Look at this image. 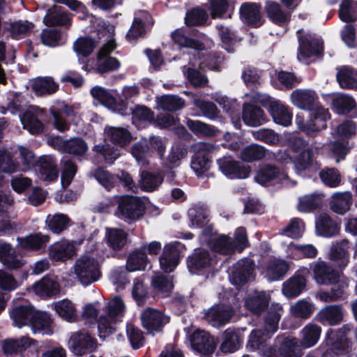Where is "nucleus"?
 Returning a JSON list of instances; mask_svg holds the SVG:
<instances>
[{
  "label": "nucleus",
  "instance_id": "f257e3e1",
  "mask_svg": "<svg viewBox=\"0 0 357 357\" xmlns=\"http://www.w3.org/2000/svg\"><path fill=\"white\" fill-rule=\"evenodd\" d=\"M107 314L98 320V332L100 338L105 339L115 330L116 323L121 321L126 310V306L121 298L116 296L107 305Z\"/></svg>",
  "mask_w": 357,
  "mask_h": 357
},
{
  "label": "nucleus",
  "instance_id": "f03ea898",
  "mask_svg": "<svg viewBox=\"0 0 357 357\" xmlns=\"http://www.w3.org/2000/svg\"><path fill=\"white\" fill-rule=\"evenodd\" d=\"M283 308L278 303L273 304L268 310L265 319V330L266 334L259 330L252 331L250 335L247 347L251 350L259 348L260 345L266 340L270 333H275L278 329V322L280 319Z\"/></svg>",
  "mask_w": 357,
  "mask_h": 357
},
{
  "label": "nucleus",
  "instance_id": "7ed1b4c3",
  "mask_svg": "<svg viewBox=\"0 0 357 357\" xmlns=\"http://www.w3.org/2000/svg\"><path fill=\"white\" fill-rule=\"evenodd\" d=\"M73 273L83 285H89L97 281L100 275L98 261L92 256L85 255L75 262Z\"/></svg>",
  "mask_w": 357,
  "mask_h": 357
},
{
  "label": "nucleus",
  "instance_id": "20e7f679",
  "mask_svg": "<svg viewBox=\"0 0 357 357\" xmlns=\"http://www.w3.org/2000/svg\"><path fill=\"white\" fill-rule=\"evenodd\" d=\"M297 33L299 43L297 54L298 61L306 62L307 59L321 53L323 41L319 37L303 30H298Z\"/></svg>",
  "mask_w": 357,
  "mask_h": 357
},
{
  "label": "nucleus",
  "instance_id": "39448f33",
  "mask_svg": "<svg viewBox=\"0 0 357 357\" xmlns=\"http://www.w3.org/2000/svg\"><path fill=\"white\" fill-rule=\"evenodd\" d=\"M144 206L137 197L121 196L118 199L116 215L126 220H136L142 216Z\"/></svg>",
  "mask_w": 357,
  "mask_h": 357
},
{
  "label": "nucleus",
  "instance_id": "423d86ee",
  "mask_svg": "<svg viewBox=\"0 0 357 357\" xmlns=\"http://www.w3.org/2000/svg\"><path fill=\"white\" fill-rule=\"evenodd\" d=\"M46 121L47 116L45 111L37 107H30L21 117L24 128L32 135L43 132Z\"/></svg>",
  "mask_w": 357,
  "mask_h": 357
},
{
  "label": "nucleus",
  "instance_id": "0eeeda50",
  "mask_svg": "<svg viewBox=\"0 0 357 357\" xmlns=\"http://www.w3.org/2000/svg\"><path fill=\"white\" fill-rule=\"evenodd\" d=\"M255 278V264L248 258L238 260L232 267L230 280L232 284L241 286Z\"/></svg>",
  "mask_w": 357,
  "mask_h": 357
},
{
  "label": "nucleus",
  "instance_id": "6e6552de",
  "mask_svg": "<svg viewBox=\"0 0 357 357\" xmlns=\"http://www.w3.org/2000/svg\"><path fill=\"white\" fill-rule=\"evenodd\" d=\"M310 270L306 267L300 268L295 274L282 284V294L288 298L298 296L306 286L305 277L310 275Z\"/></svg>",
  "mask_w": 357,
  "mask_h": 357
},
{
  "label": "nucleus",
  "instance_id": "1a4fd4ad",
  "mask_svg": "<svg viewBox=\"0 0 357 357\" xmlns=\"http://www.w3.org/2000/svg\"><path fill=\"white\" fill-rule=\"evenodd\" d=\"M152 149L157 151L160 158L163 156L165 145L161 138L153 136L149 141L146 139L141 140L133 146L132 153L137 161L140 162L144 157L151 153Z\"/></svg>",
  "mask_w": 357,
  "mask_h": 357
},
{
  "label": "nucleus",
  "instance_id": "9d476101",
  "mask_svg": "<svg viewBox=\"0 0 357 357\" xmlns=\"http://www.w3.org/2000/svg\"><path fill=\"white\" fill-rule=\"evenodd\" d=\"M141 320L143 327L152 333L160 331L169 322V317L156 309L148 307L142 312Z\"/></svg>",
  "mask_w": 357,
  "mask_h": 357
},
{
  "label": "nucleus",
  "instance_id": "9b49d317",
  "mask_svg": "<svg viewBox=\"0 0 357 357\" xmlns=\"http://www.w3.org/2000/svg\"><path fill=\"white\" fill-rule=\"evenodd\" d=\"M217 162L221 172L231 178H245L250 173L249 166L241 165L229 157H223Z\"/></svg>",
  "mask_w": 357,
  "mask_h": 357
},
{
  "label": "nucleus",
  "instance_id": "f8f14e48",
  "mask_svg": "<svg viewBox=\"0 0 357 357\" xmlns=\"http://www.w3.org/2000/svg\"><path fill=\"white\" fill-rule=\"evenodd\" d=\"M234 311L229 306L215 305L211 307L205 314V319L213 327H220L229 321Z\"/></svg>",
  "mask_w": 357,
  "mask_h": 357
},
{
  "label": "nucleus",
  "instance_id": "ddd939ff",
  "mask_svg": "<svg viewBox=\"0 0 357 357\" xmlns=\"http://www.w3.org/2000/svg\"><path fill=\"white\" fill-rule=\"evenodd\" d=\"M70 349L77 356H82L85 353L93 350L96 343L93 337L88 333H75L68 342Z\"/></svg>",
  "mask_w": 357,
  "mask_h": 357
},
{
  "label": "nucleus",
  "instance_id": "4468645a",
  "mask_svg": "<svg viewBox=\"0 0 357 357\" xmlns=\"http://www.w3.org/2000/svg\"><path fill=\"white\" fill-rule=\"evenodd\" d=\"M192 347L203 356H207L213 352L215 344L214 339L205 331H196L190 336Z\"/></svg>",
  "mask_w": 357,
  "mask_h": 357
},
{
  "label": "nucleus",
  "instance_id": "2eb2a0df",
  "mask_svg": "<svg viewBox=\"0 0 357 357\" xmlns=\"http://www.w3.org/2000/svg\"><path fill=\"white\" fill-rule=\"evenodd\" d=\"M314 279L320 284H332L338 282L340 274L324 261L312 264Z\"/></svg>",
  "mask_w": 357,
  "mask_h": 357
},
{
  "label": "nucleus",
  "instance_id": "dca6fc26",
  "mask_svg": "<svg viewBox=\"0 0 357 357\" xmlns=\"http://www.w3.org/2000/svg\"><path fill=\"white\" fill-rule=\"evenodd\" d=\"M202 238L215 252L227 255L234 250V245L229 237L225 235L217 234H209L208 231H204Z\"/></svg>",
  "mask_w": 357,
  "mask_h": 357
},
{
  "label": "nucleus",
  "instance_id": "f3484780",
  "mask_svg": "<svg viewBox=\"0 0 357 357\" xmlns=\"http://www.w3.org/2000/svg\"><path fill=\"white\" fill-rule=\"evenodd\" d=\"M54 143L56 149L75 155H82L88 150L86 143L79 137L71 138L68 140H63L56 137L54 139Z\"/></svg>",
  "mask_w": 357,
  "mask_h": 357
},
{
  "label": "nucleus",
  "instance_id": "a211bd4d",
  "mask_svg": "<svg viewBox=\"0 0 357 357\" xmlns=\"http://www.w3.org/2000/svg\"><path fill=\"white\" fill-rule=\"evenodd\" d=\"M120 66L121 63L116 58L98 54L97 59L89 61L84 68L88 72L94 70L98 73H105L116 70L119 68Z\"/></svg>",
  "mask_w": 357,
  "mask_h": 357
},
{
  "label": "nucleus",
  "instance_id": "6ab92c4d",
  "mask_svg": "<svg viewBox=\"0 0 357 357\" xmlns=\"http://www.w3.org/2000/svg\"><path fill=\"white\" fill-rule=\"evenodd\" d=\"M32 289L33 292L40 296H52L60 292L61 287L56 278L43 277L38 282L35 283Z\"/></svg>",
  "mask_w": 357,
  "mask_h": 357
},
{
  "label": "nucleus",
  "instance_id": "aec40b11",
  "mask_svg": "<svg viewBox=\"0 0 357 357\" xmlns=\"http://www.w3.org/2000/svg\"><path fill=\"white\" fill-rule=\"evenodd\" d=\"M255 179L259 184L265 185L273 180L283 182L287 179V174L280 172L275 166L268 165L260 167L257 171Z\"/></svg>",
  "mask_w": 357,
  "mask_h": 357
},
{
  "label": "nucleus",
  "instance_id": "412c9836",
  "mask_svg": "<svg viewBox=\"0 0 357 357\" xmlns=\"http://www.w3.org/2000/svg\"><path fill=\"white\" fill-rule=\"evenodd\" d=\"M352 194L349 191L335 192L329 202L330 208L335 213L344 215L352 205Z\"/></svg>",
  "mask_w": 357,
  "mask_h": 357
},
{
  "label": "nucleus",
  "instance_id": "4be33fe9",
  "mask_svg": "<svg viewBox=\"0 0 357 357\" xmlns=\"http://www.w3.org/2000/svg\"><path fill=\"white\" fill-rule=\"evenodd\" d=\"M289 269V264L284 260L275 259L269 261L263 274L268 280H278L283 278Z\"/></svg>",
  "mask_w": 357,
  "mask_h": 357
},
{
  "label": "nucleus",
  "instance_id": "5701e85b",
  "mask_svg": "<svg viewBox=\"0 0 357 357\" xmlns=\"http://www.w3.org/2000/svg\"><path fill=\"white\" fill-rule=\"evenodd\" d=\"M75 254L73 244L66 241L56 242L49 248V257L54 261H65Z\"/></svg>",
  "mask_w": 357,
  "mask_h": 357
},
{
  "label": "nucleus",
  "instance_id": "b1692460",
  "mask_svg": "<svg viewBox=\"0 0 357 357\" xmlns=\"http://www.w3.org/2000/svg\"><path fill=\"white\" fill-rule=\"evenodd\" d=\"M269 112L275 123L283 126H288L291 123L292 113L280 101H271L269 104Z\"/></svg>",
  "mask_w": 357,
  "mask_h": 357
},
{
  "label": "nucleus",
  "instance_id": "393cba45",
  "mask_svg": "<svg viewBox=\"0 0 357 357\" xmlns=\"http://www.w3.org/2000/svg\"><path fill=\"white\" fill-rule=\"evenodd\" d=\"M285 252L286 257L293 259L314 258L318 253L317 249L312 244L297 245L293 243L287 245Z\"/></svg>",
  "mask_w": 357,
  "mask_h": 357
},
{
  "label": "nucleus",
  "instance_id": "a878e982",
  "mask_svg": "<svg viewBox=\"0 0 357 357\" xmlns=\"http://www.w3.org/2000/svg\"><path fill=\"white\" fill-rule=\"evenodd\" d=\"M35 310L31 305H21L14 307L10 312L13 326L19 328L30 324Z\"/></svg>",
  "mask_w": 357,
  "mask_h": 357
},
{
  "label": "nucleus",
  "instance_id": "bb28decb",
  "mask_svg": "<svg viewBox=\"0 0 357 357\" xmlns=\"http://www.w3.org/2000/svg\"><path fill=\"white\" fill-rule=\"evenodd\" d=\"M261 6L255 2H244L239 8V15L243 22H261Z\"/></svg>",
  "mask_w": 357,
  "mask_h": 357
},
{
  "label": "nucleus",
  "instance_id": "cd10ccee",
  "mask_svg": "<svg viewBox=\"0 0 357 357\" xmlns=\"http://www.w3.org/2000/svg\"><path fill=\"white\" fill-rule=\"evenodd\" d=\"M29 326L33 333H38L45 335L52 333V320L50 317L45 312L35 310Z\"/></svg>",
  "mask_w": 357,
  "mask_h": 357
},
{
  "label": "nucleus",
  "instance_id": "c85d7f7f",
  "mask_svg": "<svg viewBox=\"0 0 357 357\" xmlns=\"http://www.w3.org/2000/svg\"><path fill=\"white\" fill-rule=\"evenodd\" d=\"M347 326L343 327L340 331H329L326 334L327 344L331 347L336 354H340L348 347L347 332L349 331Z\"/></svg>",
  "mask_w": 357,
  "mask_h": 357
},
{
  "label": "nucleus",
  "instance_id": "c756f323",
  "mask_svg": "<svg viewBox=\"0 0 357 357\" xmlns=\"http://www.w3.org/2000/svg\"><path fill=\"white\" fill-rule=\"evenodd\" d=\"M269 300V294L264 291H255L248 296L245 305L252 313L259 314L268 306Z\"/></svg>",
  "mask_w": 357,
  "mask_h": 357
},
{
  "label": "nucleus",
  "instance_id": "7c9ffc66",
  "mask_svg": "<svg viewBox=\"0 0 357 357\" xmlns=\"http://www.w3.org/2000/svg\"><path fill=\"white\" fill-rule=\"evenodd\" d=\"M31 89L38 96L50 95L59 89V84L52 77H40L31 81Z\"/></svg>",
  "mask_w": 357,
  "mask_h": 357
},
{
  "label": "nucleus",
  "instance_id": "2f4dec72",
  "mask_svg": "<svg viewBox=\"0 0 357 357\" xmlns=\"http://www.w3.org/2000/svg\"><path fill=\"white\" fill-rule=\"evenodd\" d=\"M178 263V250L174 244L165 246L162 255L160 258L161 268L165 272L172 271Z\"/></svg>",
  "mask_w": 357,
  "mask_h": 357
},
{
  "label": "nucleus",
  "instance_id": "473e14b6",
  "mask_svg": "<svg viewBox=\"0 0 357 357\" xmlns=\"http://www.w3.org/2000/svg\"><path fill=\"white\" fill-rule=\"evenodd\" d=\"M343 312L339 305H329L322 308L317 314V320L322 324L336 325L342 320Z\"/></svg>",
  "mask_w": 357,
  "mask_h": 357
},
{
  "label": "nucleus",
  "instance_id": "72a5a7b5",
  "mask_svg": "<svg viewBox=\"0 0 357 357\" xmlns=\"http://www.w3.org/2000/svg\"><path fill=\"white\" fill-rule=\"evenodd\" d=\"M339 231L338 225L328 215L321 214L316 220V233L317 235L331 237Z\"/></svg>",
  "mask_w": 357,
  "mask_h": 357
},
{
  "label": "nucleus",
  "instance_id": "f704fd0d",
  "mask_svg": "<svg viewBox=\"0 0 357 357\" xmlns=\"http://www.w3.org/2000/svg\"><path fill=\"white\" fill-rule=\"evenodd\" d=\"M38 172L40 178L44 181H52L58 177L55 162L50 156H44L39 160Z\"/></svg>",
  "mask_w": 357,
  "mask_h": 357
},
{
  "label": "nucleus",
  "instance_id": "c9c22d12",
  "mask_svg": "<svg viewBox=\"0 0 357 357\" xmlns=\"http://www.w3.org/2000/svg\"><path fill=\"white\" fill-rule=\"evenodd\" d=\"M243 120L246 125L251 127L259 126L266 121L263 110L250 104L243 106Z\"/></svg>",
  "mask_w": 357,
  "mask_h": 357
},
{
  "label": "nucleus",
  "instance_id": "e433bc0d",
  "mask_svg": "<svg viewBox=\"0 0 357 357\" xmlns=\"http://www.w3.org/2000/svg\"><path fill=\"white\" fill-rule=\"evenodd\" d=\"M321 333V328L312 323L307 324L301 331V344L304 348L314 346L319 341Z\"/></svg>",
  "mask_w": 357,
  "mask_h": 357
},
{
  "label": "nucleus",
  "instance_id": "4c0bfd02",
  "mask_svg": "<svg viewBox=\"0 0 357 357\" xmlns=\"http://www.w3.org/2000/svg\"><path fill=\"white\" fill-rule=\"evenodd\" d=\"M108 246L114 250H119L127 243V233L119 228H107L105 236Z\"/></svg>",
  "mask_w": 357,
  "mask_h": 357
},
{
  "label": "nucleus",
  "instance_id": "58836bf2",
  "mask_svg": "<svg viewBox=\"0 0 357 357\" xmlns=\"http://www.w3.org/2000/svg\"><path fill=\"white\" fill-rule=\"evenodd\" d=\"M105 135L108 140L121 147L128 144L132 140L131 134L123 128L106 127Z\"/></svg>",
  "mask_w": 357,
  "mask_h": 357
},
{
  "label": "nucleus",
  "instance_id": "ea45409f",
  "mask_svg": "<svg viewBox=\"0 0 357 357\" xmlns=\"http://www.w3.org/2000/svg\"><path fill=\"white\" fill-rule=\"evenodd\" d=\"M211 259L207 251L197 250L189 257L187 264L191 273H197L199 271L208 268Z\"/></svg>",
  "mask_w": 357,
  "mask_h": 357
},
{
  "label": "nucleus",
  "instance_id": "a19ab883",
  "mask_svg": "<svg viewBox=\"0 0 357 357\" xmlns=\"http://www.w3.org/2000/svg\"><path fill=\"white\" fill-rule=\"evenodd\" d=\"M316 98V93L311 90L296 89L291 94V102L301 109L312 106Z\"/></svg>",
  "mask_w": 357,
  "mask_h": 357
},
{
  "label": "nucleus",
  "instance_id": "79ce46f5",
  "mask_svg": "<svg viewBox=\"0 0 357 357\" xmlns=\"http://www.w3.org/2000/svg\"><path fill=\"white\" fill-rule=\"evenodd\" d=\"M33 342V340L26 336L18 339H8L3 341L2 348L6 354H15L27 349Z\"/></svg>",
  "mask_w": 357,
  "mask_h": 357
},
{
  "label": "nucleus",
  "instance_id": "37998d69",
  "mask_svg": "<svg viewBox=\"0 0 357 357\" xmlns=\"http://www.w3.org/2000/svg\"><path fill=\"white\" fill-rule=\"evenodd\" d=\"M224 340L221 344V350L225 353H231L236 351L241 346L243 338L239 330L228 328L224 333Z\"/></svg>",
  "mask_w": 357,
  "mask_h": 357
},
{
  "label": "nucleus",
  "instance_id": "c03bdc74",
  "mask_svg": "<svg viewBox=\"0 0 357 357\" xmlns=\"http://www.w3.org/2000/svg\"><path fill=\"white\" fill-rule=\"evenodd\" d=\"M49 240V236L37 233L23 238H18V245L23 249L38 250L45 246Z\"/></svg>",
  "mask_w": 357,
  "mask_h": 357
},
{
  "label": "nucleus",
  "instance_id": "a18cd8bd",
  "mask_svg": "<svg viewBox=\"0 0 357 357\" xmlns=\"http://www.w3.org/2000/svg\"><path fill=\"white\" fill-rule=\"evenodd\" d=\"M347 241L333 245L331 250L330 258L338 267L344 268L349 261V254L346 245Z\"/></svg>",
  "mask_w": 357,
  "mask_h": 357
},
{
  "label": "nucleus",
  "instance_id": "49530a36",
  "mask_svg": "<svg viewBox=\"0 0 357 357\" xmlns=\"http://www.w3.org/2000/svg\"><path fill=\"white\" fill-rule=\"evenodd\" d=\"M58 315L63 319L72 322L77 318V310L75 304L68 299H63L53 304Z\"/></svg>",
  "mask_w": 357,
  "mask_h": 357
},
{
  "label": "nucleus",
  "instance_id": "de8ad7c7",
  "mask_svg": "<svg viewBox=\"0 0 357 357\" xmlns=\"http://www.w3.org/2000/svg\"><path fill=\"white\" fill-rule=\"evenodd\" d=\"M338 16L343 22L357 21V1L342 0L340 4Z\"/></svg>",
  "mask_w": 357,
  "mask_h": 357
},
{
  "label": "nucleus",
  "instance_id": "09e8293b",
  "mask_svg": "<svg viewBox=\"0 0 357 357\" xmlns=\"http://www.w3.org/2000/svg\"><path fill=\"white\" fill-rule=\"evenodd\" d=\"M151 286L158 296L164 297L169 294L173 289L172 279L167 275H157L153 277Z\"/></svg>",
  "mask_w": 357,
  "mask_h": 357
},
{
  "label": "nucleus",
  "instance_id": "8fccbe9b",
  "mask_svg": "<svg viewBox=\"0 0 357 357\" xmlns=\"http://www.w3.org/2000/svg\"><path fill=\"white\" fill-rule=\"evenodd\" d=\"M72 16L65 8L54 5L47 10L43 22H70Z\"/></svg>",
  "mask_w": 357,
  "mask_h": 357
},
{
  "label": "nucleus",
  "instance_id": "3c124183",
  "mask_svg": "<svg viewBox=\"0 0 357 357\" xmlns=\"http://www.w3.org/2000/svg\"><path fill=\"white\" fill-rule=\"evenodd\" d=\"M324 195L314 193L305 195L298 198V209L301 212H309L320 207L322 204Z\"/></svg>",
  "mask_w": 357,
  "mask_h": 357
},
{
  "label": "nucleus",
  "instance_id": "603ef678",
  "mask_svg": "<svg viewBox=\"0 0 357 357\" xmlns=\"http://www.w3.org/2000/svg\"><path fill=\"white\" fill-rule=\"evenodd\" d=\"M266 13L272 22H288L290 20L291 12H284L280 5L275 1L267 3Z\"/></svg>",
  "mask_w": 357,
  "mask_h": 357
},
{
  "label": "nucleus",
  "instance_id": "864d4df0",
  "mask_svg": "<svg viewBox=\"0 0 357 357\" xmlns=\"http://www.w3.org/2000/svg\"><path fill=\"white\" fill-rule=\"evenodd\" d=\"M281 144L295 153H301L310 147L303 139L293 133L285 134L281 139Z\"/></svg>",
  "mask_w": 357,
  "mask_h": 357
},
{
  "label": "nucleus",
  "instance_id": "5fc2aeb1",
  "mask_svg": "<svg viewBox=\"0 0 357 357\" xmlns=\"http://www.w3.org/2000/svg\"><path fill=\"white\" fill-rule=\"evenodd\" d=\"M330 119L328 109L318 106L311 112V119L310 120L312 127L315 128L314 135L321 129L326 127V121Z\"/></svg>",
  "mask_w": 357,
  "mask_h": 357
},
{
  "label": "nucleus",
  "instance_id": "6e6d98bb",
  "mask_svg": "<svg viewBox=\"0 0 357 357\" xmlns=\"http://www.w3.org/2000/svg\"><path fill=\"white\" fill-rule=\"evenodd\" d=\"M337 79L342 88H357V71L345 67L340 69L337 74Z\"/></svg>",
  "mask_w": 357,
  "mask_h": 357
},
{
  "label": "nucleus",
  "instance_id": "4d7b16f0",
  "mask_svg": "<svg viewBox=\"0 0 357 357\" xmlns=\"http://www.w3.org/2000/svg\"><path fill=\"white\" fill-rule=\"evenodd\" d=\"M62 38V31L61 27L52 24L46 29H44L41 33V39L45 45L54 47L59 45V40Z\"/></svg>",
  "mask_w": 357,
  "mask_h": 357
},
{
  "label": "nucleus",
  "instance_id": "13d9d810",
  "mask_svg": "<svg viewBox=\"0 0 357 357\" xmlns=\"http://www.w3.org/2000/svg\"><path fill=\"white\" fill-rule=\"evenodd\" d=\"M162 181L163 177L159 173L143 172L141 175V188L147 192L156 190Z\"/></svg>",
  "mask_w": 357,
  "mask_h": 357
},
{
  "label": "nucleus",
  "instance_id": "bf43d9fd",
  "mask_svg": "<svg viewBox=\"0 0 357 357\" xmlns=\"http://www.w3.org/2000/svg\"><path fill=\"white\" fill-rule=\"evenodd\" d=\"M314 309V304L305 299L298 301L290 308L291 312L294 317L302 319L309 318Z\"/></svg>",
  "mask_w": 357,
  "mask_h": 357
},
{
  "label": "nucleus",
  "instance_id": "052dcab7",
  "mask_svg": "<svg viewBox=\"0 0 357 357\" xmlns=\"http://www.w3.org/2000/svg\"><path fill=\"white\" fill-rule=\"evenodd\" d=\"M45 222L50 230L59 234L68 226L70 220L63 214H54L47 215Z\"/></svg>",
  "mask_w": 357,
  "mask_h": 357
},
{
  "label": "nucleus",
  "instance_id": "680f3d73",
  "mask_svg": "<svg viewBox=\"0 0 357 357\" xmlns=\"http://www.w3.org/2000/svg\"><path fill=\"white\" fill-rule=\"evenodd\" d=\"M148 259L144 252L137 250L131 253L127 260L126 268L128 271H136L144 269Z\"/></svg>",
  "mask_w": 357,
  "mask_h": 357
},
{
  "label": "nucleus",
  "instance_id": "e2e57ef3",
  "mask_svg": "<svg viewBox=\"0 0 357 357\" xmlns=\"http://www.w3.org/2000/svg\"><path fill=\"white\" fill-rule=\"evenodd\" d=\"M184 106V101L175 96H163L157 98L158 108L175 111L181 109Z\"/></svg>",
  "mask_w": 357,
  "mask_h": 357
},
{
  "label": "nucleus",
  "instance_id": "0e129e2a",
  "mask_svg": "<svg viewBox=\"0 0 357 357\" xmlns=\"http://www.w3.org/2000/svg\"><path fill=\"white\" fill-rule=\"evenodd\" d=\"M132 122L137 126L142 123H154V114L149 108L143 106H137L132 112Z\"/></svg>",
  "mask_w": 357,
  "mask_h": 357
},
{
  "label": "nucleus",
  "instance_id": "69168bd1",
  "mask_svg": "<svg viewBox=\"0 0 357 357\" xmlns=\"http://www.w3.org/2000/svg\"><path fill=\"white\" fill-rule=\"evenodd\" d=\"M305 231V223L301 219L293 218L289 225L280 232L281 235H286L293 238H301Z\"/></svg>",
  "mask_w": 357,
  "mask_h": 357
},
{
  "label": "nucleus",
  "instance_id": "338daca9",
  "mask_svg": "<svg viewBox=\"0 0 357 357\" xmlns=\"http://www.w3.org/2000/svg\"><path fill=\"white\" fill-rule=\"evenodd\" d=\"M294 163L298 172L309 169L313 163L312 147L307 148L305 151L299 153V155L295 158Z\"/></svg>",
  "mask_w": 357,
  "mask_h": 357
},
{
  "label": "nucleus",
  "instance_id": "774afa93",
  "mask_svg": "<svg viewBox=\"0 0 357 357\" xmlns=\"http://www.w3.org/2000/svg\"><path fill=\"white\" fill-rule=\"evenodd\" d=\"M280 352L283 357H299L301 356V349L296 339H284L281 344Z\"/></svg>",
  "mask_w": 357,
  "mask_h": 357
}]
</instances>
